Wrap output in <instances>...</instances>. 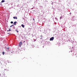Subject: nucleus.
I'll return each instance as SVG.
<instances>
[{
  "label": "nucleus",
  "instance_id": "9b49d317",
  "mask_svg": "<svg viewBox=\"0 0 77 77\" xmlns=\"http://www.w3.org/2000/svg\"><path fill=\"white\" fill-rule=\"evenodd\" d=\"M7 48L8 49V50H9V48Z\"/></svg>",
  "mask_w": 77,
  "mask_h": 77
},
{
  "label": "nucleus",
  "instance_id": "f3484780",
  "mask_svg": "<svg viewBox=\"0 0 77 77\" xmlns=\"http://www.w3.org/2000/svg\"><path fill=\"white\" fill-rule=\"evenodd\" d=\"M23 42H25V41H24Z\"/></svg>",
  "mask_w": 77,
  "mask_h": 77
},
{
  "label": "nucleus",
  "instance_id": "6ab92c4d",
  "mask_svg": "<svg viewBox=\"0 0 77 77\" xmlns=\"http://www.w3.org/2000/svg\"><path fill=\"white\" fill-rule=\"evenodd\" d=\"M0 5H1V4H0Z\"/></svg>",
  "mask_w": 77,
  "mask_h": 77
},
{
  "label": "nucleus",
  "instance_id": "9d476101",
  "mask_svg": "<svg viewBox=\"0 0 77 77\" xmlns=\"http://www.w3.org/2000/svg\"><path fill=\"white\" fill-rule=\"evenodd\" d=\"M62 18H63V17L61 16L60 17V19H62Z\"/></svg>",
  "mask_w": 77,
  "mask_h": 77
},
{
  "label": "nucleus",
  "instance_id": "f03ea898",
  "mask_svg": "<svg viewBox=\"0 0 77 77\" xmlns=\"http://www.w3.org/2000/svg\"><path fill=\"white\" fill-rule=\"evenodd\" d=\"M53 39H54V37H53L50 38V41H53Z\"/></svg>",
  "mask_w": 77,
  "mask_h": 77
},
{
  "label": "nucleus",
  "instance_id": "f8f14e48",
  "mask_svg": "<svg viewBox=\"0 0 77 77\" xmlns=\"http://www.w3.org/2000/svg\"><path fill=\"white\" fill-rule=\"evenodd\" d=\"M13 21H11V24H13Z\"/></svg>",
  "mask_w": 77,
  "mask_h": 77
},
{
  "label": "nucleus",
  "instance_id": "2eb2a0df",
  "mask_svg": "<svg viewBox=\"0 0 77 77\" xmlns=\"http://www.w3.org/2000/svg\"><path fill=\"white\" fill-rule=\"evenodd\" d=\"M7 54H9V53H8V52L7 53Z\"/></svg>",
  "mask_w": 77,
  "mask_h": 77
},
{
  "label": "nucleus",
  "instance_id": "0eeeda50",
  "mask_svg": "<svg viewBox=\"0 0 77 77\" xmlns=\"http://www.w3.org/2000/svg\"><path fill=\"white\" fill-rule=\"evenodd\" d=\"M2 54L3 55H4L5 54V52H2Z\"/></svg>",
  "mask_w": 77,
  "mask_h": 77
},
{
  "label": "nucleus",
  "instance_id": "20e7f679",
  "mask_svg": "<svg viewBox=\"0 0 77 77\" xmlns=\"http://www.w3.org/2000/svg\"><path fill=\"white\" fill-rule=\"evenodd\" d=\"M21 26L22 27H23V28H24V25L22 24Z\"/></svg>",
  "mask_w": 77,
  "mask_h": 77
},
{
  "label": "nucleus",
  "instance_id": "f257e3e1",
  "mask_svg": "<svg viewBox=\"0 0 77 77\" xmlns=\"http://www.w3.org/2000/svg\"><path fill=\"white\" fill-rule=\"evenodd\" d=\"M22 44H23V43L22 42H20L19 45L20 47H21V46L22 45Z\"/></svg>",
  "mask_w": 77,
  "mask_h": 77
},
{
  "label": "nucleus",
  "instance_id": "ddd939ff",
  "mask_svg": "<svg viewBox=\"0 0 77 77\" xmlns=\"http://www.w3.org/2000/svg\"><path fill=\"white\" fill-rule=\"evenodd\" d=\"M33 20L34 21H35V19H34V18H33Z\"/></svg>",
  "mask_w": 77,
  "mask_h": 77
},
{
  "label": "nucleus",
  "instance_id": "dca6fc26",
  "mask_svg": "<svg viewBox=\"0 0 77 77\" xmlns=\"http://www.w3.org/2000/svg\"><path fill=\"white\" fill-rule=\"evenodd\" d=\"M17 32H18V30H17Z\"/></svg>",
  "mask_w": 77,
  "mask_h": 77
},
{
  "label": "nucleus",
  "instance_id": "1a4fd4ad",
  "mask_svg": "<svg viewBox=\"0 0 77 77\" xmlns=\"http://www.w3.org/2000/svg\"><path fill=\"white\" fill-rule=\"evenodd\" d=\"M14 26V25H12L11 26H10V27H12Z\"/></svg>",
  "mask_w": 77,
  "mask_h": 77
},
{
  "label": "nucleus",
  "instance_id": "aec40b11",
  "mask_svg": "<svg viewBox=\"0 0 77 77\" xmlns=\"http://www.w3.org/2000/svg\"><path fill=\"white\" fill-rule=\"evenodd\" d=\"M0 56H1V54H0Z\"/></svg>",
  "mask_w": 77,
  "mask_h": 77
},
{
  "label": "nucleus",
  "instance_id": "6e6552de",
  "mask_svg": "<svg viewBox=\"0 0 77 77\" xmlns=\"http://www.w3.org/2000/svg\"><path fill=\"white\" fill-rule=\"evenodd\" d=\"M10 31H11V29H9V30H7L8 32H10Z\"/></svg>",
  "mask_w": 77,
  "mask_h": 77
},
{
  "label": "nucleus",
  "instance_id": "a211bd4d",
  "mask_svg": "<svg viewBox=\"0 0 77 77\" xmlns=\"http://www.w3.org/2000/svg\"><path fill=\"white\" fill-rule=\"evenodd\" d=\"M1 63V62L0 61V63Z\"/></svg>",
  "mask_w": 77,
  "mask_h": 77
},
{
  "label": "nucleus",
  "instance_id": "39448f33",
  "mask_svg": "<svg viewBox=\"0 0 77 77\" xmlns=\"http://www.w3.org/2000/svg\"><path fill=\"white\" fill-rule=\"evenodd\" d=\"M13 18H14V19H17V17H13Z\"/></svg>",
  "mask_w": 77,
  "mask_h": 77
},
{
  "label": "nucleus",
  "instance_id": "4468645a",
  "mask_svg": "<svg viewBox=\"0 0 77 77\" xmlns=\"http://www.w3.org/2000/svg\"><path fill=\"white\" fill-rule=\"evenodd\" d=\"M55 19H56V20H57V18H55Z\"/></svg>",
  "mask_w": 77,
  "mask_h": 77
},
{
  "label": "nucleus",
  "instance_id": "7ed1b4c3",
  "mask_svg": "<svg viewBox=\"0 0 77 77\" xmlns=\"http://www.w3.org/2000/svg\"><path fill=\"white\" fill-rule=\"evenodd\" d=\"M16 23H17V22L15 21L14 22V23H13V24H14V25H16Z\"/></svg>",
  "mask_w": 77,
  "mask_h": 77
},
{
  "label": "nucleus",
  "instance_id": "423d86ee",
  "mask_svg": "<svg viewBox=\"0 0 77 77\" xmlns=\"http://www.w3.org/2000/svg\"><path fill=\"white\" fill-rule=\"evenodd\" d=\"M5 2V0H2V1H1V2L2 3H3L4 2Z\"/></svg>",
  "mask_w": 77,
  "mask_h": 77
}]
</instances>
